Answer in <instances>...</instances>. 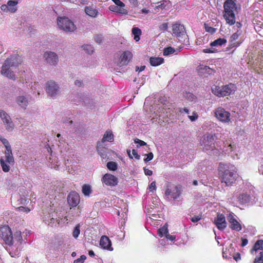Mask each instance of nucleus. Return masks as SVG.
Returning <instances> with one entry per match:
<instances>
[{"label":"nucleus","instance_id":"nucleus-46","mask_svg":"<svg viewBox=\"0 0 263 263\" xmlns=\"http://www.w3.org/2000/svg\"><path fill=\"white\" fill-rule=\"evenodd\" d=\"M134 141L135 143L138 144L137 146V147L146 145V143L144 141L141 140L139 139H135Z\"/></svg>","mask_w":263,"mask_h":263},{"label":"nucleus","instance_id":"nucleus-25","mask_svg":"<svg viewBox=\"0 0 263 263\" xmlns=\"http://www.w3.org/2000/svg\"><path fill=\"white\" fill-rule=\"evenodd\" d=\"M132 58V54L129 51H125L120 56L119 61V65L123 66L126 65Z\"/></svg>","mask_w":263,"mask_h":263},{"label":"nucleus","instance_id":"nucleus-47","mask_svg":"<svg viewBox=\"0 0 263 263\" xmlns=\"http://www.w3.org/2000/svg\"><path fill=\"white\" fill-rule=\"evenodd\" d=\"M188 117L191 121H195L198 119V115L196 112L194 111L192 115L188 116Z\"/></svg>","mask_w":263,"mask_h":263},{"label":"nucleus","instance_id":"nucleus-56","mask_svg":"<svg viewBox=\"0 0 263 263\" xmlns=\"http://www.w3.org/2000/svg\"><path fill=\"white\" fill-rule=\"evenodd\" d=\"M44 221H45V223H47V222H48V224H50V226L51 227H53L54 224L55 223V221H57V220H55V219H54L53 218H51L50 219V222H48L47 220H46V219H44Z\"/></svg>","mask_w":263,"mask_h":263},{"label":"nucleus","instance_id":"nucleus-34","mask_svg":"<svg viewBox=\"0 0 263 263\" xmlns=\"http://www.w3.org/2000/svg\"><path fill=\"white\" fill-rule=\"evenodd\" d=\"M168 233L167 227L166 226H164L158 230V235L160 237H166Z\"/></svg>","mask_w":263,"mask_h":263},{"label":"nucleus","instance_id":"nucleus-54","mask_svg":"<svg viewBox=\"0 0 263 263\" xmlns=\"http://www.w3.org/2000/svg\"><path fill=\"white\" fill-rule=\"evenodd\" d=\"M18 209L20 211L25 212V213H28L30 211V210L29 208L24 207V206H22L18 207Z\"/></svg>","mask_w":263,"mask_h":263},{"label":"nucleus","instance_id":"nucleus-7","mask_svg":"<svg viewBox=\"0 0 263 263\" xmlns=\"http://www.w3.org/2000/svg\"><path fill=\"white\" fill-rule=\"evenodd\" d=\"M181 194L180 187L175 185L168 184L165 192V197L169 200H177Z\"/></svg>","mask_w":263,"mask_h":263},{"label":"nucleus","instance_id":"nucleus-8","mask_svg":"<svg viewBox=\"0 0 263 263\" xmlns=\"http://www.w3.org/2000/svg\"><path fill=\"white\" fill-rule=\"evenodd\" d=\"M0 163L3 171L6 173L8 172L10 167L14 164L12 153H5V156H2L0 159Z\"/></svg>","mask_w":263,"mask_h":263},{"label":"nucleus","instance_id":"nucleus-23","mask_svg":"<svg viewBox=\"0 0 263 263\" xmlns=\"http://www.w3.org/2000/svg\"><path fill=\"white\" fill-rule=\"evenodd\" d=\"M100 245L101 247L104 250L109 251H112L114 250L111 240L106 236L103 235L101 237Z\"/></svg>","mask_w":263,"mask_h":263},{"label":"nucleus","instance_id":"nucleus-21","mask_svg":"<svg viewBox=\"0 0 263 263\" xmlns=\"http://www.w3.org/2000/svg\"><path fill=\"white\" fill-rule=\"evenodd\" d=\"M214 222L217 228L220 230H224L227 227L225 216L223 214L221 213L217 214Z\"/></svg>","mask_w":263,"mask_h":263},{"label":"nucleus","instance_id":"nucleus-62","mask_svg":"<svg viewBox=\"0 0 263 263\" xmlns=\"http://www.w3.org/2000/svg\"><path fill=\"white\" fill-rule=\"evenodd\" d=\"M161 111H162V112L161 113V114H160L159 115V117H163V114H165V112H166V113L167 114L168 112V111L165 109H164V107H163L161 110Z\"/></svg>","mask_w":263,"mask_h":263},{"label":"nucleus","instance_id":"nucleus-49","mask_svg":"<svg viewBox=\"0 0 263 263\" xmlns=\"http://www.w3.org/2000/svg\"><path fill=\"white\" fill-rule=\"evenodd\" d=\"M86 257L85 255H82L81 257L74 261V263H83Z\"/></svg>","mask_w":263,"mask_h":263},{"label":"nucleus","instance_id":"nucleus-36","mask_svg":"<svg viewBox=\"0 0 263 263\" xmlns=\"http://www.w3.org/2000/svg\"><path fill=\"white\" fill-rule=\"evenodd\" d=\"M127 153L128 154V157L130 159H133L134 157L137 159L139 160L140 159V156L138 155L137 151L135 149H133L132 151V154L130 153V150L127 149Z\"/></svg>","mask_w":263,"mask_h":263},{"label":"nucleus","instance_id":"nucleus-31","mask_svg":"<svg viewBox=\"0 0 263 263\" xmlns=\"http://www.w3.org/2000/svg\"><path fill=\"white\" fill-rule=\"evenodd\" d=\"M257 250H263V240H258L254 244L252 249L251 250V253H254V251Z\"/></svg>","mask_w":263,"mask_h":263},{"label":"nucleus","instance_id":"nucleus-19","mask_svg":"<svg viewBox=\"0 0 263 263\" xmlns=\"http://www.w3.org/2000/svg\"><path fill=\"white\" fill-rule=\"evenodd\" d=\"M44 57L47 63L55 66L57 64L59 59L57 54L52 51H47L44 53Z\"/></svg>","mask_w":263,"mask_h":263},{"label":"nucleus","instance_id":"nucleus-2","mask_svg":"<svg viewBox=\"0 0 263 263\" xmlns=\"http://www.w3.org/2000/svg\"><path fill=\"white\" fill-rule=\"evenodd\" d=\"M218 170L221 176L222 182L228 186L234 183L237 177V168L232 164L220 163L219 164Z\"/></svg>","mask_w":263,"mask_h":263},{"label":"nucleus","instance_id":"nucleus-48","mask_svg":"<svg viewBox=\"0 0 263 263\" xmlns=\"http://www.w3.org/2000/svg\"><path fill=\"white\" fill-rule=\"evenodd\" d=\"M132 33L134 35H141V30L138 27H134L132 29Z\"/></svg>","mask_w":263,"mask_h":263},{"label":"nucleus","instance_id":"nucleus-24","mask_svg":"<svg viewBox=\"0 0 263 263\" xmlns=\"http://www.w3.org/2000/svg\"><path fill=\"white\" fill-rule=\"evenodd\" d=\"M15 102L20 107L26 109L29 104L28 97L26 95H19L16 97Z\"/></svg>","mask_w":263,"mask_h":263},{"label":"nucleus","instance_id":"nucleus-22","mask_svg":"<svg viewBox=\"0 0 263 263\" xmlns=\"http://www.w3.org/2000/svg\"><path fill=\"white\" fill-rule=\"evenodd\" d=\"M67 201L70 206H76L80 202V196L76 192H71L67 197Z\"/></svg>","mask_w":263,"mask_h":263},{"label":"nucleus","instance_id":"nucleus-42","mask_svg":"<svg viewBox=\"0 0 263 263\" xmlns=\"http://www.w3.org/2000/svg\"><path fill=\"white\" fill-rule=\"evenodd\" d=\"M171 6V2L169 1H163L161 2V4L158 6L161 9H167Z\"/></svg>","mask_w":263,"mask_h":263},{"label":"nucleus","instance_id":"nucleus-1","mask_svg":"<svg viewBox=\"0 0 263 263\" xmlns=\"http://www.w3.org/2000/svg\"><path fill=\"white\" fill-rule=\"evenodd\" d=\"M21 233L17 232L14 236L11 229L7 226L0 228V242L12 257H17L21 253V245L22 243Z\"/></svg>","mask_w":263,"mask_h":263},{"label":"nucleus","instance_id":"nucleus-43","mask_svg":"<svg viewBox=\"0 0 263 263\" xmlns=\"http://www.w3.org/2000/svg\"><path fill=\"white\" fill-rule=\"evenodd\" d=\"M175 51V50L174 49V48H173L172 47H167L164 49L163 55H168L174 53Z\"/></svg>","mask_w":263,"mask_h":263},{"label":"nucleus","instance_id":"nucleus-63","mask_svg":"<svg viewBox=\"0 0 263 263\" xmlns=\"http://www.w3.org/2000/svg\"><path fill=\"white\" fill-rule=\"evenodd\" d=\"M74 84L77 86H81L82 85V82L81 81L77 80L75 81Z\"/></svg>","mask_w":263,"mask_h":263},{"label":"nucleus","instance_id":"nucleus-59","mask_svg":"<svg viewBox=\"0 0 263 263\" xmlns=\"http://www.w3.org/2000/svg\"><path fill=\"white\" fill-rule=\"evenodd\" d=\"M103 40V37L101 35H97L95 37V41L98 43H100Z\"/></svg>","mask_w":263,"mask_h":263},{"label":"nucleus","instance_id":"nucleus-57","mask_svg":"<svg viewBox=\"0 0 263 263\" xmlns=\"http://www.w3.org/2000/svg\"><path fill=\"white\" fill-rule=\"evenodd\" d=\"M165 238L167 240H170L171 241H173L175 239V236L170 235L168 233L166 235Z\"/></svg>","mask_w":263,"mask_h":263},{"label":"nucleus","instance_id":"nucleus-27","mask_svg":"<svg viewBox=\"0 0 263 263\" xmlns=\"http://www.w3.org/2000/svg\"><path fill=\"white\" fill-rule=\"evenodd\" d=\"M109 10L122 15H126L128 14V10L123 7H119L117 5H110L109 7Z\"/></svg>","mask_w":263,"mask_h":263},{"label":"nucleus","instance_id":"nucleus-45","mask_svg":"<svg viewBox=\"0 0 263 263\" xmlns=\"http://www.w3.org/2000/svg\"><path fill=\"white\" fill-rule=\"evenodd\" d=\"M205 31L211 34H213L216 32V29L212 27L205 25Z\"/></svg>","mask_w":263,"mask_h":263},{"label":"nucleus","instance_id":"nucleus-29","mask_svg":"<svg viewBox=\"0 0 263 263\" xmlns=\"http://www.w3.org/2000/svg\"><path fill=\"white\" fill-rule=\"evenodd\" d=\"M213 71L212 68L206 66L201 67L199 70V74L204 77L206 76V74H211Z\"/></svg>","mask_w":263,"mask_h":263},{"label":"nucleus","instance_id":"nucleus-44","mask_svg":"<svg viewBox=\"0 0 263 263\" xmlns=\"http://www.w3.org/2000/svg\"><path fill=\"white\" fill-rule=\"evenodd\" d=\"M25 85L27 87L30 86V89H31V90L34 91L36 90V86L38 84L35 82L33 84H32V82H27V81H26V82L25 83Z\"/></svg>","mask_w":263,"mask_h":263},{"label":"nucleus","instance_id":"nucleus-38","mask_svg":"<svg viewBox=\"0 0 263 263\" xmlns=\"http://www.w3.org/2000/svg\"><path fill=\"white\" fill-rule=\"evenodd\" d=\"M223 148L222 149V152H224L226 154H229L232 152L233 151V146L231 144H229L228 143L225 144Z\"/></svg>","mask_w":263,"mask_h":263},{"label":"nucleus","instance_id":"nucleus-35","mask_svg":"<svg viewBox=\"0 0 263 263\" xmlns=\"http://www.w3.org/2000/svg\"><path fill=\"white\" fill-rule=\"evenodd\" d=\"M183 97L190 102L195 101L196 97L190 92H185L183 93Z\"/></svg>","mask_w":263,"mask_h":263},{"label":"nucleus","instance_id":"nucleus-33","mask_svg":"<svg viewBox=\"0 0 263 263\" xmlns=\"http://www.w3.org/2000/svg\"><path fill=\"white\" fill-rule=\"evenodd\" d=\"M238 199L241 203H247L250 201V196L247 194L243 193L240 195Z\"/></svg>","mask_w":263,"mask_h":263},{"label":"nucleus","instance_id":"nucleus-15","mask_svg":"<svg viewBox=\"0 0 263 263\" xmlns=\"http://www.w3.org/2000/svg\"><path fill=\"white\" fill-rule=\"evenodd\" d=\"M235 26H234V28L236 30V32L233 33L230 37V42H231V45L233 47H238L240 44L241 42H235L237 39H238V37L241 34V24L237 22H235L234 24Z\"/></svg>","mask_w":263,"mask_h":263},{"label":"nucleus","instance_id":"nucleus-41","mask_svg":"<svg viewBox=\"0 0 263 263\" xmlns=\"http://www.w3.org/2000/svg\"><path fill=\"white\" fill-rule=\"evenodd\" d=\"M117 164L115 162L110 161L107 163V167L110 171H116L117 169Z\"/></svg>","mask_w":263,"mask_h":263},{"label":"nucleus","instance_id":"nucleus-40","mask_svg":"<svg viewBox=\"0 0 263 263\" xmlns=\"http://www.w3.org/2000/svg\"><path fill=\"white\" fill-rule=\"evenodd\" d=\"M80 233V224H78L74 228V230L72 232V236L74 238L77 239Z\"/></svg>","mask_w":263,"mask_h":263},{"label":"nucleus","instance_id":"nucleus-6","mask_svg":"<svg viewBox=\"0 0 263 263\" xmlns=\"http://www.w3.org/2000/svg\"><path fill=\"white\" fill-rule=\"evenodd\" d=\"M215 137V134L213 135L210 133H206L202 137L200 140V144L203 146L204 151H218L217 149H214L215 147L214 143Z\"/></svg>","mask_w":263,"mask_h":263},{"label":"nucleus","instance_id":"nucleus-37","mask_svg":"<svg viewBox=\"0 0 263 263\" xmlns=\"http://www.w3.org/2000/svg\"><path fill=\"white\" fill-rule=\"evenodd\" d=\"M91 187L89 185L84 184L82 187V192L85 196H88L91 193Z\"/></svg>","mask_w":263,"mask_h":263},{"label":"nucleus","instance_id":"nucleus-9","mask_svg":"<svg viewBox=\"0 0 263 263\" xmlns=\"http://www.w3.org/2000/svg\"><path fill=\"white\" fill-rule=\"evenodd\" d=\"M57 23L59 27L66 32H73L76 29L74 23L66 17H58Z\"/></svg>","mask_w":263,"mask_h":263},{"label":"nucleus","instance_id":"nucleus-5","mask_svg":"<svg viewBox=\"0 0 263 263\" xmlns=\"http://www.w3.org/2000/svg\"><path fill=\"white\" fill-rule=\"evenodd\" d=\"M236 89V86L233 84L230 83L221 87L215 86L212 88V92L215 95L219 97H222L234 93Z\"/></svg>","mask_w":263,"mask_h":263},{"label":"nucleus","instance_id":"nucleus-50","mask_svg":"<svg viewBox=\"0 0 263 263\" xmlns=\"http://www.w3.org/2000/svg\"><path fill=\"white\" fill-rule=\"evenodd\" d=\"M156 182L155 181H153L151 183V184L148 186L149 192H153L154 191L156 190Z\"/></svg>","mask_w":263,"mask_h":263},{"label":"nucleus","instance_id":"nucleus-4","mask_svg":"<svg viewBox=\"0 0 263 263\" xmlns=\"http://www.w3.org/2000/svg\"><path fill=\"white\" fill-rule=\"evenodd\" d=\"M223 17L227 24L232 25L236 22V4L233 0H227L223 4Z\"/></svg>","mask_w":263,"mask_h":263},{"label":"nucleus","instance_id":"nucleus-13","mask_svg":"<svg viewBox=\"0 0 263 263\" xmlns=\"http://www.w3.org/2000/svg\"><path fill=\"white\" fill-rule=\"evenodd\" d=\"M216 118L222 122H229L230 121V113L222 107H218L215 110Z\"/></svg>","mask_w":263,"mask_h":263},{"label":"nucleus","instance_id":"nucleus-51","mask_svg":"<svg viewBox=\"0 0 263 263\" xmlns=\"http://www.w3.org/2000/svg\"><path fill=\"white\" fill-rule=\"evenodd\" d=\"M168 28V23H164L159 26V30L161 31L166 30Z\"/></svg>","mask_w":263,"mask_h":263},{"label":"nucleus","instance_id":"nucleus-12","mask_svg":"<svg viewBox=\"0 0 263 263\" xmlns=\"http://www.w3.org/2000/svg\"><path fill=\"white\" fill-rule=\"evenodd\" d=\"M172 35L177 37L183 38L187 36L186 30L183 25L175 23L172 25Z\"/></svg>","mask_w":263,"mask_h":263},{"label":"nucleus","instance_id":"nucleus-39","mask_svg":"<svg viewBox=\"0 0 263 263\" xmlns=\"http://www.w3.org/2000/svg\"><path fill=\"white\" fill-rule=\"evenodd\" d=\"M82 48L88 54L92 53L94 50L93 47L91 45H84L82 46Z\"/></svg>","mask_w":263,"mask_h":263},{"label":"nucleus","instance_id":"nucleus-18","mask_svg":"<svg viewBox=\"0 0 263 263\" xmlns=\"http://www.w3.org/2000/svg\"><path fill=\"white\" fill-rule=\"evenodd\" d=\"M46 148L48 152L50 153V157L48 159V165L51 168H53L56 170H59L60 168L61 163L58 161V159L56 156L52 155L51 148L48 145Z\"/></svg>","mask_w":263,"mask_h":263},{"label":"nucleus","instance_id":"nucleus-64","mask_svg":"<svg viewBox=\"0 0 263 263\" xmlns=\"http://www.w3.org/2000/svg\"><path fill=\"white\" fill-rule=\"evenodd\" d=\"M254 263H263V260L256 257L255 259Z\"/></svg>","mask_w":263,"mask_h":263},{"label":"nucleus","instance_id":"nucleus-20","mask_svg":"<svg viewBox=\"0 0 263 263\" xmlns=\"http://www.w3.org/2000/svg\"><path fill=\"white\" fill-rule=\"evenodd\" d=\"M17 1H9L7 4L2 5L1 6V9L4 12L14 13L17 10Z\"/></svg>","mask_w":263,"mask_h":263},{"label":"nucleus","instance_id":"nucleus-53","mask_svg":"<svg viewBox=\"0 0 263 263\" xmlns=\"http://www.w3.org/2000/svg\"><path fill=\"white\" fill-rule=\"evenodd\" d=\"M201 216L195 215V216L192 217L191 218V220L193 222H196L198 221L199 220H200L201 219Z\"/></svg>","mask_w":263,"mask_h":263},{"label":"nucleus","instance_id":"nucleus-30","mask_svg":"<svg viewBox=\"0 0 263 263\" xmlns=\"http://www.w3.org/2000/svg\"><path fill=\"white\" fill-rule=\"evenodd\" d=\"M86 13L91 17H96L98 13V10L93 7H87L85 9Z\"/></svg>","mask_w":263,"mask_h":263},{"label":"nucleus","instance_id":"nucleus-58","mask_svg":"<svg viewBox=\"0 0 263 263\" xmlns=\"http://www.w3.org/2000/svg\"><path fill=\"white\" fill-rule=\"evenodd\" d=\"M144 173L146 175L151 176L153 174L152 171H151L148 168H144Z\"/></svg>","mask_w":263,"mask_h":263},{"label":"nucleus","instance_id":"nucleus-10","mask_svg":"<svg viewBox=\"0 0 263 263\" xmlns=\"http://www.w3.org/2000/svg\"><path fill=\"white\" fill-rule=\"evenodd\" d=\"M227 218L230 224L229 227L232 230L239 232L242 230V224L234 213H229L227 215Z\"/></svg>","mask_w":263,"mask_h":263},{"label":"nucleus","instance_id":"nucleus-14","mask_svg":"<svg viewBox=\"0 0 263 263\" xmlns=\"http://www.w3.org/2000/svg\"><path fill=\"white\" fill-rule=\"evenodd\" d=\"M0 117L6 129L8 131H12L14 129V124L9 115L5 111L0 110Z\"/></svg>","mask_w":263,"mask_h":263},{"label":"nucleus","instance_id":"nucleus-52","mask_svg":"<svg viewBox=\"0 0 263 263\" xmlns=\"http://www.w3.org/2000/svg\"><path fill=\"white\" fill-rule=\"evenodd\" d=\"M112 2L116 4V5H117L119 7H125V4L121 2L120 0H112Z\"/></svg>","mask_w":263,"mask_h":263},{"label":"nucleus","instance_id":"nucleus-55","mask_svg":"<svg viewBox=\"0 0 263 263\" xmlns=\"http://www.w3.org/2000/svg\"><path fill=\"white\" fill-rule=\"evenodd\" d=\"M153 158V154L152 153H149L147 155V157L144 159L145 162H148Z\"/></svg>","mask_w":263,"mask_h":263},{"label":"nucleus","instance_id":"nucleus-60","mask_svg":"<svg viewBox=\"0 0 263 263\" xmlns=\"http://www.w3.org/2000/svg\"><path fill=\"white\" fill-rule=\"evenodd\" d=\"M241 241H242V242H241V246L242 247L246 246L248 244V240L246 238H241Z\"/></svg>","mask_w":263,"mask_h":263},{"label":"nucleus","instance_id":"nucleus-32","mask_svg":"<svg viewBox=\"0 0 263 263\" xmlns=\"http://www.w3.org/2000/svg\"><path fill=\"white\" fill-rule=\"evenodd\" d=\"M0 141L4 144V146L6 148V151L5 153L12 152L11 147L7 139L2 136H0Z\"/></svg>","mask_w":263,"mask_h":263},{"label":"nucleus","instance_id":"nucleus-61","mask_svg":"<svg viewBox=\"0 0 263 263\" xmlns=\"http://www.w3.org/2000/svg\"><path fill=\"white\" fill-rule=\"evenodd\" d=\"M145 68V66H141V67H136V71H139V72L142 71L144 70Z\"/></svg>","mask_w":263,"mask_h":263},{"label":"nucleus","instance_id":"nucleus-3","mask_svg":"<svg viewBox=\"0 0 263 263\" xmlns=\"http://www.w3.org/2000/svg\"><path fill=\"white\" fill-rule=\"evenodd\" d=\"M20 63V60L17 55H14L7 58L4 62L0 63V65H1L0 67L1 73L10 79L15 80V74L12 69L16 67Z\"/></svg>","mask_w":263,"mask_h":263},{"label":"nucleus","instance_id":"nucleus-26","mask_svg":"<svg viewBox=\"0 0 263 263\" xmlns=\"http://www.w3.org/2000/svg\"><path fill=\"white\" fill-rule=\"evenodd\" d=\"M114 137L112 132L110 130H107L105 133L101 142L98 143V147L102 146V143L105 142H112L114 141Z\"/></svg>","mask_w":263,"mask_h":263},{"label":"nucleus","instance_id":"nucleus-11","mask_svg":"<svg viewBox=\"0 0 263 263\" xmlns=\"http://www.w3.org/2000/svg\"><path fill=\"white\" fill-rule=\"evenodd\" d=\"M46 91L49 96L54 98L60 92L59 86L54 81L52 80L49 81L46 84Z\"/></svg>","mask_w":263,"mask_h":263},{"label":"nucleus","instance_id":"nucleus-17","mask_svg":"<svg viewBox=\"0 0 263 263\" xmlns=\"http://www.w3.org/2000/svg\"><path fill=\"white\" fill-rule=\"evenodd\" d=\"M102 183L106 185L109 186H115L118 184V179L113 175L106 173L102 178Z\"/></svg>","mask_w":263,"mask_h":263},{"label":"nucleus","instance_id":"nucleus-16","mask_svg":"<svg viewBox=\"0 0 263 263\" xmlns=\"http://www.w3.org/2000/svg\"><path fill=\"white\" fill-rule=\"evenodd\" d=\"M227 43V40L224 38H219L210 43L211 48L203 50L204 53H214L218 51L216 48L220 47Z\"/></svg>","mask_w":263,"mask_h":263},{"label":"nucleus","instance_id":"nucleus-28","mask_svg":"<svg viewBox=\"0 0 263 263\" xmlns=\"http://www.w3.org/2000/svg\"><path fill=\"white\" fill-rule=\"evenodd\" d=\"M164 62V59L160 57H151L149 63L153 66H158Z\"/></svg>","mask_w":263,"mask_h":263}]
</instances>
